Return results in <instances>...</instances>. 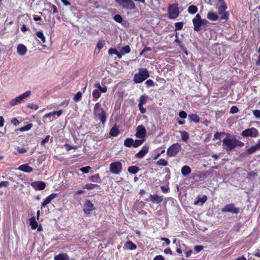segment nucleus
Returning <instances> with one entry per match:
<instances>
[{
	"mask_svg": "<svg viewBox=\"0 0 260 260\" xmlns=\"http://www.w3.org/2000/svg\"><path fill=\"white\" fill-rule=\"evenodd\" d=\"M222 145L225 150L231 151L237 146L243 147L244 144L234 137L230 138L226 137L222 140Z\"/></svg>",
	"mask_w": 260,
	"mask_h": 260,
	"instance_id": "nucleus-1",
	"label": "nucleus"
},
{
	"mask_svg": "<svg viewBox=\"0 0 260 260\" xmlns=\"http://www.w3.org/2000/svg\"><path fill=\"white\" fill-rule=\"evenodd\" d=\"M93 115L96 121L100 120L103 124H105L107 120L106 113L104 109L101 107L100 103H96L94 105Z\"/></svg>",
	"mask_w": 260,
	"mask_h": 260,
	"instance_id": "nucleus-2",
	"label": "nucleus"
},
{
	"mask_svg": "<svg viewBox=\"0 0 260 260\" xmlns=\"http://www.w3.org/2000/svg\"><path fill=\"white\" fill-rule=\"evenodd\" d=\"M149 77V73L146 68H140L138 73L134 75L133 81L135 83H140Z\"/></svg>",
	"mask_w": 260,
	"mask_h": 260,
	"instance_id": "nucleus-3",
	"label": "nucleus"
},
{
	"mask_svg": "<svg viewBox=\"0 0 260 260\" xmlns=\"http://www.w3.org/2000/svg\"><path fill=\"white\" fill-rule=\"evenodd\" d=\"M118 5L123 9L134 10L135 9V4L132 0H115Z\"/></svg>",
	"mask_w": 260,
	"mask_h": 260,
	"instance_id": "nucleus-4",
	"label": "nucleus"
},
{
	"mask_svg": "<svg viewBox=\"0 0 260 260\" xmlns=\"http://www.w3.org/2000/svg\"><path fill=\"white\" fill-rule=\"evenodd\" d=\"M241 135L244 138H256L259 136V133L256 128L252 127L244 130Z\"/></svg>",
	"mask_w": 260,
	"mask_h": 260,
	"instance_id": "nucleus-5",
	"label": "nucleus"
},
{
	"mask_svg": "<svg viewBox=\"0 0 260 260\" xmlns=\"http://www.w3.org/2000/svg\"><path fill=\"white\" fill-rule=\"evenodd\" d=\"M181 146L180 144L176 143L172 144L167 150V154L169 157L175 156L181 150Z\"/></svg>",
	"mask_w": 260,
	"mask_h": 260,
	"instance_id": "nucleus-6",
	"label": "nucleus"
},
{
	"mask_svg": "<svg viewBox=\"0 0 260 260\" xmlns=\"http://www.w3.org/2000/svg\"><path fill=\"white\" fill-rule=\"evenodd\" d=\"M122 169V164L119 161L111 163L109 166L110 172L115 175L119 174L121 172Z\"/></svg>",
	"mask_w": 260,
	"mask_h": 260,
	"instance_id": "nucleus-7",
	"label": "nucleus"
},
{
	"mask_svg": "<svg viewBox=\"0 0 260 260\" xmlns=\"http://www.w3.org/2000/svg\"><path fill=\"white\" fill-rule=\"evenodd\" d=\"M30 94L31 92L29 90L25 92L22 94L12 99L10 102V105L11 106H14L20 104L24 100V99L29 97Z\"/></svg>",
	"mask_w": 260,
	"mask_h": 260,
	"instance_id": "nucleus-8",
	"label": "nucleus"
},
{
	"mask_svg": "<svg viewBox=\"0 0 260 260\" xmlns=\"http://www.w3.org/2000/svg\"><path fill=\"white\" fill-rule=\"evenodd\" d=\"M168 11L169 18L171 19L177 18L179 14V8L177 4L170 5L168 7Z\"/></svg>",
	"mask_w": 260,
	"mask_h": 260,
	"instance_id": "nucleus-9",
	"label": "nucleus"
},
{
	"mask_svg": "<svg viewBox=\"0 0 260 260\" xmlns=\"http://www.w3.org/2000/svg\"><path fill=\"white\" fill-rule=\"evenodd\" d=\"M240 208L235 207L234 204L231 203L227 204L221 209L222 213L230 212L232 214H238L240 212Z\"/></svg>",
	"mask_w": 260,
	"mask_h": 260,
	"instance_id": "nucleus-10",
	"label": "nucleus"
},
{
	"mask_svg": "<svg viewBox=\"0 0 260 260\" xmlns=\"http://www.w3.org/2000/svg\"><path fill=\"white\" fill-rule=\"evenodd\" d=\"M201 21V16L199 14H197L195 17L192 19L193 29L195 31H199L201 30L202 26Z\"/></svg>",
	"mask_w": 260,
	"mask_h": 260,
	"instance_id": "nucleus-11",
	"label": "nucleus"
},
{
	"mask_svg": "<svg viewBox=\"0 0 260 260\" xmlns=\"http://www.w3.org/2000/svg\"><path fill=\"white\" fill-rule=\"evenodd\" d=\"M136 137L140 139H144L146 135V131L143 125H139L137 127Z\"/></svg>",
	"mask_w": 260,
	"mask_h": 260,
	"instance_id": "nucleus-12",
	"label": "nucleus"
},
{
	"mask_svg": "<svg viewBox=\"0 0 260 260\" xmlns=\"http://www.w3.org/2000/svg\"><path fill=\"white\" fill-rule=\"evenodd\" d=\"M94 209V207L93 204H92L89 200H86L84 203L83 208V211L84 213L88 214Z\"/></svg>",
	"mask_w": 260,
	"mask_h": 260,
	"instance_id": "nucleus-13",
	"label": "nucleus"
},
{
	"mask_svg": "<svg viewBox=\"0 0 260 260\" xmlns=\"http://www.w3.org/2000/svg\"><path fill=\"white\" fill-rule=\"evenodd\" d=\"M30 185L36 190H42L44 189L46 186V183L42 181L33 182L31 183Z\"/></svg>",
	"mask_w": 260,
	"mask_h": 260,
	"instance_id": "nucleus-14",
	"label": "nucleus"
},
{
	"mask_svg": "<svg viewBox=\"0 0 260 260\" xmlns=\"http://www.w3.org/2000/svg\"><path fill=\"white\" fill-rule=\"evenodd\" d=\"M57 193H52L49 196H47L42 203L41 205V209L43 210L47 205L49 204L53 199L57 197Z\"/></svg>",
	"mask_w": 260,
	"mask_h": 260,
	"instance_id": "nucleus-15",
	"label": "nucleus"
},
{
	"mask_svg": "<svg viewBox=\"0 0 260 260\" xmlns=\"http://www.w3.org/2000/svg\"><path fill=\"white\" fill-rule=\"evenodd\" d=\"M149 146L145 145L142 149L135 154V157L137 158H142L148 152Z\"/></svg>",
	"mask_w": 260,
	"mask_h": 260,
	"instance_id": "nucleus-16",
	"label": "nucleus"
},
{
	"mask_svg": "<svg viewBox=\"0 0 260 260\" xmlns=\"http://www.w3.org/2000/svg\"><path fill=\"white\" fill-rule=\"evenodd\" d=\"M149 199L153 204H159L163 201V196H158L157 194H150Z\"/></svg>",
	"mask_w": 260,
	"mask_h": 260,
	"instance_id": "nucleus-17",
	"label": "nucleus"
},
{
	"mask_svg": "<svg viewBox=\"0 0 260 260\" xmlns=\"http://www.w3.org/2000/svg\"><path fill=\"white\" fill-rule=\"evenodd\" d=\"M137 245L131 241H126L123 246V249L125 250H133L137 248Z\"/></svg>",
	"mask_w": 260,
	"mask_h": 260,
	"instance_id": "nucleus-18",
	"label": "nucleus"
},
{
	"mask_svg": "<svg viewBox=\"0 0 260 260\" xmlns=\"http://www.w3.org/2000/svg\"><path fill=\"white\" fill-rule=\"evenodd\" d=\"M18 169L20 171L25 173H30L33 170L32 168L27 164L20 165Z\"/></svg>",
	"mask_w": 260,
	"mask_h": 260,
	"instance_id": "nucleus-19",
	"label": "nucleus"
},
{
	"mask_svg": "<svg viewBox=\"0 0 260 260\" xmlns=\"http://www.w3.org/2000/svg\"><path fill=\"white\" fill-rule=\"evenodd\" d=\"M17 51L20 55H24L27 51V48L23 44H19L17 47Z\"/></svg>",
	"mask_w": 260,
	"mask_h": 260,
	"instance_id": "nucleus-20",
	"label": "nucleus"
},
{
	"mask_svg": "<svg viewBox=\"0 0 260 260\" xmlns=\"http://www.w3.org/2000/svg\"><path fill=\"white\" fill-rule=\"evenodd\" d=\"M220 5L218 7V12L219 14L223 13V12H225V10L227 9V6L224 2V0L223 2H219Z\"/></svg>",
	"mask_w": 260,
	"mask_h": 260,
	"instance_id": "nucleus-21",
	"label": "nucleus"
},
{
	"mask_svg": "<svg viewBox=\"0 0 260 260\" xmlns=\"http://www.w3.org/2000/svg\"><path fill=\"white\" fill-rule=\"evenodd\" d=\"M54 260H70V257L67 253H60L55 255Z\"/></svg>",
	"mask_w": 260,
	"mask_h": 260,
	"instance_id": "nucleus-22",
	"label": "nucleus"
},
{
	"mask_svg": "<svg viewBox=\"0 0 260 260\" xmlns=\"http://www.w3.org/2000/svg\"><path fill=\"white\" fill-rule=\"evenodd\" d=\"M188 119L190 122H194L198 123L200 121L199 116L196 114H191L188 115Z\"/></svg>",
	"mask_w": 260,
	"mask_h": 260,
	"instance_id": "nucleus-23",
	"label": "nucleus"
},
{
	"mask_svg": "<svg viewBox=\"0 0 260 260\" xmlns=\"http://www.w3.org/2000/svg\"><path fill=\"white\" fill-rule=\"evenodd\" d=\"M119 134V131L116 125L113 126L109 132V135L113 137H116Z\"/></svg>",
	"mask_w": 260,
	"mask_h": 260,
	"instance_id": "nucleus-24",
	"label": "nucleus"
},
{
	"mask_svg": "<svg viewBox=\"0 0 260 260\" xmlns=\"http://www.w3.org/2000/svg\"><path fill=\"white\" fill-rule=\"evenodd\" d=\"M89 180L95 183H101L102 180L99 174H96L94 175H92L89 177Z\"/></svg>",
	"mask_w": 260,
	"mask_h": 260,
	"instance_id": "nucleus-25",
	"label": "nucleus"
},
{
	"mask_svg": "<svg viewBox=\"0 0 260 260\" xmlns=\"http://www.w3.org/2000/svg\"><path fill=\"white\" fill-rule=\"evenodd\" d=\"M207 18L211 21H216L218 19V16L216 13L209 12L207 14Z\"/></svg>",
	"mask_w": 260,
	"mask_h": 260,
	"instance_id": "nucleus-26",
	"label": "nucleus"
},
{
	"mask_svg": "<svg viewBox=\"0 0 260 260\" xmlns=\"http://www.w3.org/2000/svg\"><path fill=\"white\" fill-rule=\"evenodd\" d=\"M207 200V197L206 196H203L202 198L199 197L197 198V201L194 202V205H198L201 204V205H203Z\"/></svg>",
	"mask_w": 260,
	"mask_h": 260,
	"instance_id": "nucleus-27",
	"label": "nucleus"
},
{
	"mask_svg": "<svg viewBox=\"0 0 260 260\" xmlns=\"http://www.w3.org/2000/svg\"><path fill=\"white\" fill-rule=\"evenodd\" d=\"M191 169L188 166H184L181 169V173L183 175L185 176L191 173Z\"/></svg>",
	"mask_w": 260,
	"mask_h": 260,
	"instance_id": "nucleus-28",
	"label": "nucleus"
},
{
	"mask_svg": "<svg viewBox=\"0 0 260 260\" xmlns=\"http://www.w3.org/2000/svg\"><path fill=\"white\" fill-rule=\"evenodd\" d=\"M29 224L32 230H35L38 228V223L36 221L35 217H32L29 219Z\"/></svg>",
	"mask_w": 260,
	"mask_h": 260,
	"instance_id": "nucleus-29",
	"label": "nucleus"
},
{
	"mask_svg": "<svg viewBox=\"0 0 260 260\" xmlns=\"http://www.w3.org/2000/svg\"><path fill=\"white\" fill-rule=\"evenodd\" d=\"M32 124L31 123H30L25 125L24 126L15 129V132H17L18 131H19L20 132L27 131L30 129L32 128Z\"/></svg>",
	"mask_w": 260,
	"mask_h": 260,
	"instance_id": "nucleus-30",
	"label": "nucleus"
},
{
	"mask_svg": "<svg viewBox=\"0 0 260 260\" xmlns=\"http://www.w3.org/2000/svg\"><path fill=\"white\" fill-rule=\"evenodd\" d=\"M181 139L184 142H187L189 139V134L186 131H180Z\"/></svg>",
	"mask_w": 260,
	"mask_h": 260,
	"instance_id": "nucleus-31",
	"label": "nucleus"
},
{
	"mask_svg": "<svg viewBox=\"0 0 260 260\" xmlns=\"http://www.w3.org/2000/svg\"><path fill=\"white\" fill-rule=\"evenodd\" d=\"M134 140L132 138H126L124 141V145L127 147H133Z\"/></svg>",
	"mask_w": 260,
	"mask_h": 260,
	"instance_id": "nucleus-32",
	"label": "nucleus"
},
{
	"mask_svg": "<svg viewBox=\"0 0 260 260\" xmlns=\"http://www.w3.org/2000/svg\"><path fill=\"white\" fill-rule=\"evenodd\" d=\"M139 170V168L136 166H132L128 168V172L132 174H135Z\"/></svg>",
	"mask_w": 260,
	"mask_h": 260,
	"instance_id": "nucleus-33",
	"label": "nucleus"
},
{
	"mask_svg": "<svg viewBox=\"0 0 260 260\" xmlns=\"http://www.w3.org/2000/svg\"><path fill=\"white\" fill-rule=\"evenodd\" d=\"M147 99H148L147 95H146L145 94L142 95L140 97L138 105H140V106H141V105L143 106L144 104H145L146 103Z\"/></svg>",
	"mask_w": 260,
	"mask_h": 260,
	"instance_id": "nucleus-34",
	"label": "nucleus"
},
{
	"mask_svg": "<svg viewBox=\"0 0 260 260\" xmlns=\"http://www.w3.org/2000/svg\"><path fill=\"white\" fill-rule=\"evenodd\" d=\"M94 187L100 188V186L96 184L87 183L84 186V188L87 189L88 190H91Z\"/></svg>",
	"mask_w": 260,
	"mask_h": 260,
	"instance_id": "nucleus-35",
	"label": "nucleus"
},
{
	"mask_svg": "<svg viewBox=\"0 0 260 260\" xmlns=\"http://www.w3.org/2000/svg\"><path fill=\"white\" fill-rule=\"evenodd\" d=\"M198 8L194 5H191L188 8V12L191 14H196L198 11Z\"/></svg>",
	"mask_w": 260,
	"mask_h": 260,
	"instance_id": "nucleus-36",
	"label": "nucleus"
},
{
	"mask_svg": "<svg viewBox=\"0 0 260 260\" xmlns=\"http://www.w3.org/2000/svg\"><path fill=\"white\" fill-rule=\"evenodd\" d=\"M258 150V148H257L256 146L255 145L254 146H252L250 147V148H248L246 150V152L248 155H251L253 153H254L255 152H256Z\"/></svg>",
	"mask_w": 260,
	"mask_h": 260,
	"instance_id": "nucleus-37",
	"label": "nucleus"
},
{
	"mask_svg": "<svg viewBox=\"0 0 260 260\" xmlns=\"http://www.w3.org/2000/svg\"><path fill=\"white\" fill-rule=\"evenodd\" d=\"M120 51L123 55L128 54L131 52V48L129 45H126L121 48Z\"/></svg>",
	"mask_w": 260,
	"mask_h": 260,
	"instance_id": "nucleus-38",
	"label": "nucleus"
},
{
	"mask_svg": "<svg viewBox=\"0 0 260 260\" xmlns=\"http://www.w3.org/2000/svg\"><path fill=\"white\" fill-rule=\"evenodd\" d=\"M36 36L41 40L42 43H44L45 42V37L42 31H37L36 32Z\"/></svg>",
	"mask_w": 260,
	"mask_h": 260,
	"instance_id": "nucleus-39",
	"label": "nucleus"
},
{
	"mask_svg": "<svg viewBox=\"0 0 260 260\" xmlns=\"http://www.w3.org/2000/svg\"><path fill=\"white\" fill-rule=\"evenodd\" d=\"M144 141V139H143L141 140H136L135 141L134 140L133 147L135 148L138 147L143 143Z\"/></svg>",
	"mask_w": 260,
	"mask_h": 260,
	"instance_id": "nucleus-40",
	"label": "nucleus"
},
{
	"mask_svg": "<svg viewBox=\"0 0 260 260\" xmlns=\"http://www.w3.org/2000/svg\"><path fill=\"white\" fill-rule=\"evenodd\" d=\"M48 5L50 11H53L52 13L53 14H56L58 12L56 7L54 5L52 4L51 3H49V4H48Z\"/></svg>",
	"mask_w": 260,
	"mask_h": 260,
	"instance_id": "nucleus-41",
	"label": "nucleus"
},
{
	"mask_svg": "<svg viewBox=\"0 0 260 260\" xmlns=\"http://www.w3.org/2000/svg\"><path fill=\"white\" fill-rule=\"evenodd\" d=\"M156 164L158 166H166L168 165V162L166 159L161 158L156 162Z\"/></svg>",
	"mask_w": 260,
	"mask_h": 260,
	"instance_id": "nucleus-42",
	"label": "nucleus"
},
{
	"mask_svg": "<svg viewBox=\"0 0 260 260\" xmlns=\"http://www.w3.org/2000/svg\"><path fill=\"white\" fill-rule=\"evenodd\" d=\"M82 94L81 92L78 91L74 96L73 99L74 100L77 102L81 100L82 98Z\"/></svg>",
	"mask_w": 260,
	"mask_h": 260,
	"instance_id": "nucleus-43",
	"label": "nucleus"
},
{
	"mask_svg": "<svg viewBox=\"0 0 260 260\" xmlns=\"http://www.w3.org/2000/svg\"><path fill=\"white\" fill-rule=\"evenodd\" d=\"M113 19L114 21H115L116 22L119 23H122V22L123 21L122 17H121V15H120L119 14L115 15L113 17Z\"/></svg>",
	"mask_w": 260,
	"mask_h": 260,
	"instance_id": "nucleus-44",
	"label": "nucleus"
},
{
	"mask_svg": "<svg viewBox=\"0 0 260 260\" xmlns=\"http://www.w3.org/2000/svg\"><path fill=\"white\" fill-rule=\"evenodd\" d=\"M104 45V41L103 40H101L98 41L96 47L99 50H100L103 48Z\"/></svg>",
	"mask_w": 260,
	"mask_h": 260,
	"instance_id": "nucleus-45",
	"label": "nucleus"
},
{
	"mask_svg": "<svg viewBox=\"0 0 260 260\" xmlns=\"http://www.w3.org/2000/svg\"><path fill=\"white\" fill-rule=\"evenodd\" d=\"M175 30H181L183 26V23L182 22H178L175 23Z\"/></svg>",
	"mask_w": 260,
	"mask_h": 260,
	"instance_id": "nucleus-46",
	"label": "nucleus"
},
{
	"mask_svg": "<svg viewBox=\"0 0 260 260\" xmlns=\"http://www.w3.org/2000/svg\"><path fill=\"white\" fill-rule=\"evenodd\" d=\"M92 96L94 99H98L101 96L99 90H94L92 92Z\"/></svg>",
	"mask_w": 260,
	"mask_h": 260,
	"instance_id": "nucleus-47",
	"label": "nucleus"
},
{
	"mask_svg": "<svg viewBox=\"0 0 260 260\" xmlns=\"http://www.w3.org/2000/svg\"><path fill=\"white\" fill-rule=\"evenodd\" d=\"M91 169V167L89 166H87L85 167H82L80 169V171L83 173H88L89 170Z\"/></svg>",
	"mask_w": 260,
	"mask_h": 260,
	"instance_id": "nucleus-48",
	"label": "nucleus"
},
{
	"mask_svg": "<svg viewBox=\"0 0 260 260\" xmlns=\"http://www.w3.org/2000/svg\"><path fill=\"white\" fill-rule=\"evenodd\" d=\"M145 84L147 87H152L154 85V82H153V81L152 79L147 80L146 81Z\"/></svg>",
	"mask_w": 260,
	"mask_h": 260,
	"instance_id": "nucleus-49",
	"label": "nucleus"
},
{
	"mask_svg": "<svg viewBox=\"0 0 260 260\" xmlns=\"http://www.w3.org/2000/svg\"><path fill=\"white\" fill-rule=\"evenodd\" d=\"M220 14L221 15L220 17L221 20H227L229 19V14L228 12H224L223 13Z\"/></svg>",
	"mask_w": 260,
	"mask_h": 260,
	"instance_id": "nucleus-50",
	"label": "nucleus"
},
{
	"mask_svg": "<svg viewBox=\"0 0 260 260\" xmlns=\"http://www.w3.org/2000/svg\"><path fill=\"white\" fill-rule=\"evenodd\" d=\"M16 149L19 153H24L27 151V149L23 147H17Z\"/></svg>",
	"mask_w": 260,
	"mask_h": 260,
	"instance_id": "nucleus-51",
	"label": "nucleus"
},
{
	"mask_svg": "<svg viewBox=\"0 0 260 260\" xmlns=\"http://www.w3.org/2000/svg\"><path fill=\"white\" fill-rule=\"evenodd\" d=\"M238 108L236 106H233L230 109V113L235 114L238 112Z\"/></svg>",
	"mask_w": 260,
	"mask_h": 260,
	"instance_id": "nucleus-52",
	"label": "nucleus"
},
{
	"mask_svg": "<svg viewBox=\"0 0 260 260\" xmlns=\"http://www.w3.org/2000/svg\"><path fill=\"white\" fill-rule=\"evenodd\" d=\"M257 176V173L254 172V171H251L249 173H248L247 175V178H251V177H254Z\"/></svg>",
	"mask_w": 260,
	"mask_h": 260,
	"instance_id": "nucleus-53",
	"label": "nucleus"
},
{
	"mask_svg": "<svg viewBox=\"0 0 260 260\" xmlns=\"http://www.w3.org/2000/svg\"><path fill=\"white\" fill-rule=\"evenodd\" d=\"M179 116L183 119L187 117V113L184 111H181L179 113Z\"/></svg>",
	"mask_w": 260,
	"mask_h": 260,
	"instance_id": "nucleus-54",
	"label": "nucleus"
},
{
	"mask_svg": "<svg viewBox=\"0 0 260 260\" xmlns=\"http://www.w3.org/2000/svg\"><path fill=\"white\" fill-rule=\"evenodd\" d=\"M26 107L28 108L35 109V110H37L39 108V107L37 105L34 104H27Z\"/></svg>",
	"mask_w": 260,
	"mask_h": 260,
	"instance_id": "nucleus-55",
	"label": "nucleus"
},
{
	"mask_svg": "<svg viewBox=\"0 0 260 260\" xmlns=\"http://www.w3.org/2000/svg\"><path fill=\"white\" fill-rule=\"evenodd\" d=\"M9 183L7 181H4L0 182V188H2L3 187H7L9 185Z\"/></svg>",
	"mask_w": 260,
	"mask_h": 260,
	"instance_id": "nucleus-56",
	"label": "nucleus"
},
{
	"mask_svg": "<svg viewBox=\"0 0 260 260\" xmlns=\"http://www.w3.org/2000/svg\"><path fill=\"white\" fill-rule=\"evenodd\" d=\"M194 249L197 252H199L204 249V247L202 245H197L194 246Z\"/></svg>",
	"mask_w": 260,
	"mask_h": 260,
	"instance_id": "nucleus-57",
	"label": "nucleus"
},
{
	"mask_svg": "<svg viewBox=\"0 0 260 260\" xmlns=\"http://www.w3.org/2000/svg\"><path fill=\"white\" fill-rule=\"evenodd\" d=\"M117 50L116 49L111 48L108 50V53L110 55L116 54V53H117Z\"/></svg>",
	"mask_w": 260,
	"mask_h": 260,
	"instance_id": "nucleus-58",
	"label": "nucleus"
},
{
	"mask_svg": "<svg viewBox=\"0 0 260 260\" xmlns=\"http://www.w3.org/2000/svg\"><path fill=\"white\" fill-rule=\"evenodd\" d=\"M253 113L254 116L256 118H259L260 117V110H255L253 111Z\"/></svg>",
	"mask_w": 260,
	"mask_h": 260,
	"instance_id": "nucleus-59",
	"label": "nucleus"
},
{
	"mask_svg": "<svg viewBox=\"0 0 260 260\" xmlns=\"http://www.w3.org/2000/svg\"><path fill=\"white\" fill-rule=\"evenodd\" d=\"M11 123L15 126H17L18 125L19 123H20V122L18 121V120L16 118H13L12 120H11Z\"/></svg>",
	"mask_w": 260,
	"mask_h": 260,
	"instance_id": "nucleus-60",
	"label": "nucleus"
},
{
	"mask_svg": "<svg viewBox=\"0 0 260 260\" xmlns=\"http://www.w3.org/2000/svg\"><path fill=\"white\" fill-rule=\"evenodd\" d=\"M161 190L164 193H167L169 191V188L168 186L166 187L165 186H162L160 187Z\"/></svg>",
	"mask_w": 260,
	"mask_h": 260,
	"instance_id": "nucleus-61",
	"label": "nucleus"
},
{
	"mask_svg": "<svg viewBox=\"0 0 260 260\" xmlns=\"http://www.w3.org/2000/svg\"><path fill=\"white\" fill-rule=\"evenodd\" d=\"M50 138V136L47 135L46 136V137L41 141V145H43L46 143H47L49 141Z\"/></svg>",
	"mask_w": 260,
	"mask_h": 260,
	"instance_id": "nucleus-62",
	"label": "nucleus"
},
{
	"mask_svg": "<svg viewBox=\"0 0 260 260\" xmlns=\"http://www.w3.org/2000/svg\"><path fill=\"white\" fill-rule=\"evenodd\" d=\"M66 146H67V150L68 151H70L71 149H76L77 148V146H72L69 144H67Z\"/></svg>",
	"mask_w": 260,
	"mask_h": 260,
	"instance_id": "nucleus-63",
	"label": "nucleus"
},
{
	"mask_svg": "<svg viewBox=\"0 0 260 260\" xmlns=\"http://www.w3.org/2000/svg\"><path fill=\"white\" fill-rule=\"evenodd\" d=\"M154 260H165L164 256L161 255H158L155 256L154 258Z\"/></svg>",
	"mask_w": 260,
	"mask_h": 260,
	"instance_id": "nucleus-64",
	"label": "nucleus"
}]
</instances>
